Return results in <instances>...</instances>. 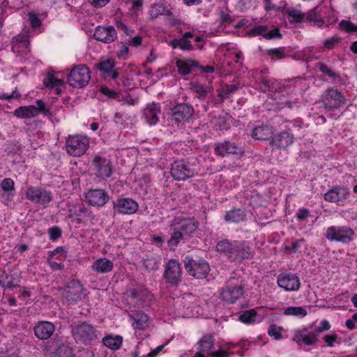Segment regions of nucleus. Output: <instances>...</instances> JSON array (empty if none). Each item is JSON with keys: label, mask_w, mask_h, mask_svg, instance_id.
Wrapping results in <instances>:
<instances>
[{"label": "nucleus", "mask_w": 357, "mask_h": 357, "mask_svg": "<svg viewBox=\"0 0 357 357\" xmlns=\"http://www.w3.org/2000/svg\"><path fill=\"white\" fill-rule=\"evenodd\" d=\"M62 298L68 304H75L82 298L83 287L81 283L73 280L62 290Z\"/></svg>", "instance_id": "12"}, {"label": "nucleus", "mask_w": 357, "mask_h": 357, "mask_svg": "<svg viewBox=\"0 0 357 357\" xmlns=\"http://www.w3.org/2000/svg\"><path fill=\"white\" fill-rule=\"evenodd\" d=\"M286 315H292L304 317L307 315V310L302 307H289L284 312Z\"/></svg>", "instance_id": "46"}, {"label": "nucleus", "mask_w": 357, "mask_h": 357, "mask_svg": "<svg viewBox=\"0 0 357 357\" xmlns=\"http://www.w3.org/2000/svg\"><path fill=\"white\" fill-rule=\"evenodd\" d=\"M267 54L271 60L282 59L287 56L285 48L284 47L268 50L267 51Z\"/></svg>", "instance_id": "44"}, {"label": "nucleus", "mask_w": 357, "mask_h": 357, "mask_svg": "<svg viewBox=\"0 0 357 357\" xmlns=\"http://www.w3.org/2000/svg\"><path fill=\"white\" fill-rule=\"evenodd\" d=\"M268 29L267 26L259 25L253 27L247 31V35L250 37H255L257 36H261L265 38V35Z\"/></svg>", "instance_id": "47"}, {"label": "nucleus", "mask_w": 357, "mask_h": 357, "mask_svg": "<svg viewBox=\"0 0 357 357\" xmlns=\"http://www.w3.org/2000/svg\"><path fill=\"white\" fill-rule=\"evenodd\" d=\"M98 68L106 76L111 77L114 79L119 77V72L115 68V62L112 59L100 62Z\"/></svg>", "instance_id": "30"}, {"label": "nucleus", "mask_w": 357, "mask_h": 357, "mask_svg": "<svg viewBox=\"0 0 357 357\" xmlns=\"http://www.w3.org/2000/svg\"><path fill=\"white\" fill-rule=\"evenodd\" d=\"M102 342L105 347L112 350H116L121 347L123 338L120 335H109L103 337Z\"/></svg>", "instance_id": "36"}, {"label": "nucleus", "mask_w": 357, "mask_h": 357, "mask_svg": "<svg viewBox=\"0 0 357 357\" xmlns=\"http://www.w3.org/2000/svg\"><path fill=\"white\" fill-rule=\"evenodd\" d=\"M286 14L290 22L301 23L304 19H306V13H303L300 10L288 8L286 10Z\"/></svg>", "instance_id": "40"}, {"label": "nucleus", "mask_w": 357, "mask_h": 357, "mask_svg": "<svg viewBox=\"0 0 357 357\" xmlns=\"http://www.w3.org/2000/svg\"><path fill=\"white\" fill-rule=\"evenodd\" d=\"M171 229L172 232L169 239L167 241V244L170 249L174 250L185 236L174 225H172Z\"/></svg>", "instance_id": "37"}, {"label": "nucleus", "mask_w": 357, "mask_h": 357, "mask_svg": "<svg viewBox=\"0 0 357 357\" xmlns=\"http://www.w3.org/2000/svg\"><path fill=\"white\" fill-rule=\"evenodd\" d=\"M129 317L132 321V326L136 329L142 330L148 326L149 318L146 314L139 311H132Z\"/></svg>", "instance_id": "31"}, {"label": "nucleus", "mask_w": 357, "mask_h": 357, "mask_svg": "<svg viewBox=\"0 0 357 357\" xmlns=\"http://www.w3.org/2000/svg\"><path fill=\"white\" fill-rule=\"evenodd\" d=\"M197 349L204 353L206 357L211 353L215 344V338L211 333L204 335L199 340Z\"/></svg>", "instance_id": "29"}, {"label": "nucleus", "mask_w": 357, "mask_h": 357, "mask_svg": "<svg viewBox=\"0 0 357 357\" xmlns=\"http://www.w3.org/2000/svg\"><path fill=\"white\" fill-rule=\"evenodd\" d=\"M208 357H229V354L225 350L218 349L215 351H211Z\"/></svg>", "instance_id": "64"}, {"label": "nucleus", "mask_w": 357, "mask_h": 357, "mask_svg": "<svg viewBox=\"0 0 357 357\" xmlns=\"http://www.w3.org/2000/svg\"><path fill=\"white\" fill-rule=\"evenodd\" d=\"M350 194V190L344 186L337 185L324 194V199L328 202L343 206Z\"/></svg>", "instance_id": "14"}, {"label": "nucleus", "mask_w": 357, "mask_h": 357, "mask_svg": "<svg viewBox=\"0 0 357 357\" xmlns=\"http://www.w3.org/2000/svg\"><path fill=\"white\" fill-rule=\"evenodd\" d=\"M170 45L173 49L180 48L181 50L190 51L193 50V46L191 42L185 38H174L170 42Z\"/></svg>", "instance_id": "39"}, {"label": "nucleus", "mask_w": 357, "mask_h": 357, "mask_svg": "<svg viewBox=\"0 0 357 357\" xmlns=\"http://www.w3.org/2000/svg\"><path fill=\"white\" fill-rule=\"evenodd\" d=\"M192 90L196 97L201 100L205 99L208 93L211 92L209 87H204L203 85L197 83L192 85Z\"/></svg>", "instance_id": "41"}, {"label": "nucleus", "mask_w": 357, "mask_h": 357, "mask_svg": "<svg viewBox=\"0 0 357 357\" xmlns=\"http://www.w3.org/2000/svg\"><path fill=\"white\" fill-rule=\"evenodd\" d=\"M327 8L324 6L319 5L306 13V21L313 22L314 26L322 27L326 22L324 17L326 14Z\"/></svg>", "instance_id": "20"}, {"label": "nucleus", "mask_w": 357, "mask_h": 357, "mask_svg": "<svg viewBox=\"0 0 357 357\" xmlns=\"http://www.w3.org/2000/svg\"><path fill=\"white\" fill-rule=\"evenodd\" d=\"M63 80L59 79L54 77L52 73H47L46 77L43 79V84L46 87L54 88L57 86H60L63 84Z\"/></svg>", "instance_id": "45"}, {"label": "nucleus", "mask_w": 357, "mask_h": 357, "mask_svg": "<svg viewBox=\"0 0 357 357\" xmlns=\"http://www.w3.org/2000/svg\"><path fill=\"white\" fill-rule=\"evenodd\" d=\"M194 113L193 107L189 104H179L172 109V116L177 122L188 121Z\"/></svg>", "instance_id": "23"}, {"label": "nucleus", "mask_w": 357, "mask_h": 357, "mask_svg": "<svg viewBox=\"0 0 357 357\" xmlns=\"http://www.w3.org/2000/svg\"><path fill=\"white\" fill-rule=\"evenodd\" d=\"M236 278H230L221 291V298L227 303H234L244 294V287L241 284L236 283Z\"/></svg>", "instance_id": "8"}, {"label": "nucleus", "mask_w": 357, "mask_h": 357, "mask_svg": "<svg viewBox=\"0 0 357 357\" xmlns=\"http://www.w3.org/2000/svg\"><path fill=\"white\" fill-rule=\"evenodd\" d=\"M115 213L131 215L138 210V204L131 198L119 197L112 202Z\"/></svg>", "instance_id": "13"}, {"label": "nucleus", "mask_w": 357, "mask_h": 357, "mask_svg": "<svg viewBox=\"0 0 357 357\" xmlns=\"http://www.w3.org/2000/svg\"><path fill=\"white\" fill-rule=\"evenodd\" d=\"M110 0H88V2L95 8H102L106 6Z\"/></svg>", "instance_id": "62"}, {"label": "nucleus", "mask_w": 357, "mask_h": 357, "mask_svg": "<svg viewBox=\"0 0 357 357\" xmlns=\"http://www.w3.org/2000/svg\"><path fill=\"white\" fill-rule=\"evenodd\" d=\"M96 40L105 43H110L117 38V33L114 26H98L93 34Z\"/></svg>", "instance_id": "22"}, {"label": "nucleus", "mask_w": 357, "mask_h": 357, "mask_svg": "<svg viewBox=\"0 0 357 357\" xmlns=\"http://www.w3.org/2000/svg\"><path fill=\"white\" fill-rule=\"evenodd\" d=\"M272 135V130L268 126L261 125L255 127L252 133L253 138L259 140H266Z\"/></svg>", "instance_id": "35"}, {"label": "nucleus", "mask_w": 357, "mask_h": 357, "mask_svg": "<svg viewBox=\"0 0 357 357\" xmlns=\"http://www.w3.org/2000/svg\"><path fill=\"white\" fill-rule=\"evenodd\" d=\"M160 107L158 105L152 103L148 105L144 109V116L150 125H155L159 119Z\"/></svg>", "instance_id": "28"}, {"label": "nucleus", "mask_w": 357, "mask_h": 357, "mask_svg": "<svg viewBox=\"0 0 357 357\" xmlns=\"http://www.w3.org/2000/svg\"><path fill=\"white\" fill-rule=\"evenodd\" d=\"M91 166L94 175L99 180H105L113 173L111 160L102 154H96L93 157Z\"/></svg>", "instance_id": "6"}, {"label": "nucleus", "mask_w": 357, "mask_h": 357, "mask_svg": "<svg viewBox=\"0 0 357 357\" xmlns=\"http://www.w3.org/2000/svg\"><path fill=\"white\" fill-rule=\"evenodd\" d=\"M89 138L85 135H69L66 141V152L71 156L79 157L89 148Z\"/></svg>", "instance_id": "3"}, {"label": "nucleus", "mask_w": 357, "mask_h": 357, "mask_svg": "<svg viewBox=\"0 0 357 357\" xmlns=\"http://www.w3.org/2000/svg\"><path fill=\"white\" fill-rule=\"evenodd\" d=\"M185 268L187 272L194 278L202 279L206 278L210 271L208 264L204 261H195L192 257H185Z\"/></svg>", "instance_id": "11"}, {"label": "nucleus", "mask_w": 357, "mask_h": 357, "mask_svg": "<svg viewBox=\"0 0 357 357\" xmlns=\"http://www.w3.org/2000/svg\"><path fill=\"white\" fill-rule=\"evenodd\" d=\"M310 215V211L307 208H300L296 213V218L298 220L302 221L304 220Z\"/></svg>", "instance_id": "61"}, {"label": "nucleus", "mask_w": 357, "mask_h": 357, "mask_svg": "<svg viewBox=\"0 0 357 357\" xmlns=\"http://www.w3.org/2000/svg\"><path fill=\"white\" fill-rule=\"evenodd\" d=\"M294 142L292 133L282 131L272 137L270 144L280 149H286Z\"/></svg>", "instance_id": "24"}, {"label": "nucleus", "mask_w": 357, "mask_h": 357, "mask_svg": "<svg viewBox=\"0 0 357 357\" xmlns=\"http://www.w3.org/2000/svg\"><path fill=\"white\" fill-rule=\"evenodd\" d=\"M340 42L339 38L336 36H333L332 38H328L325 40L324 45V47L330 50L332 49L335 45L337 44Z\"/></svg>", "instance_id": "59"}, {"label": "nucleus", "mask_w": 357, "mask_h": 357, "mask_svg": "<svg viewBox=\"0 0 357 357\" xmlns=\"http://www.w3.org/2000/svg\"><path fill=\"white\" fill-rule=\"evenodd\" d=\"M181 268L175 259L169 260L165 267L164 276L168 282L176 284L181 280Z\"/></svg>", "instance_id": "19"}, {"label": "nucleus", "mask_w": 357, "mask_h": 357, "mask_svg": "<svg viewBox=\"0 0 357 357\" xmlns=\"http://www.w3.org/2000/svg\"><path fill=\"white\" fill-rule=\"evenodd\" d=\"M265 36V39L266 40H272L275 38L280 39L282 37L280 29L277 27L271 30H268V29Z\"/></svg>", "instance_id": "54"}, {"label": "nucleus", "mask_w": 357, "mask_h": 357, "mask_svg": "<svg viewBox=\"0 0 357 357\" xmlns=\"http://www.w3.org/2000/svg\"><path fill=\"white\" fill-rule=\"evenodd\" d=\"M73 211L75 216H82V215L86 213L87 208L83 204H79L75 206Z\"/></svg>", "instance_id": "60"}, {"label": "nucleus", "mask_w": 357, "mask_h": 357, "mask_svg": "<svg viewBox=\"0 0 357 357\" xmlns=\"http://www.w3.org/2000/svg\"><path fill=\"white\" fill-rule=\"evenodd\" d=\"M215 151L217 154L221 156H225L227 154H236L239 155H243L244 154V150L242 147L230 142H225L218 144L215 146Z\"/></svg>", "instance_id": "25"}, {"label": "nucleus", "mask_w": 357, "mask_h": 357, "mask_svg": "<svg viewBox=\"0 0 357 357\" xmlns=\"http://www.w3.org/2000/svg\"><path fill=\"white\" fill-rule=\"evenodd\" d=\"M216 250L225 255L232 262H240L253 257L251 248L244 241L222 239L217 243Z\"/></svg>", "instance_id": "1"}, {"label": "nucleus", "mask_w": 357, "mask_h": 357, "mask_svg": "<svg viewBox=\"0 0 357 357\" xmlns=\"http://www.w3.org/2000/svg\"><path fill=\"white\" fill-rule=\"evenodd\" d=\"M113 268V262L105 257L95 260L91 265V269L98 274L109 273L112 271Z\"/></svg>", "instance_id": "27"}, {"label": "nucleus", "mask_w": 357, "mask_h": 357, "mask_svg": "<svg viewBox=\"0 0 357 357\" xmlns=\"http://www.w3.org/2000/svg\"><path fill=\"white\" fill-rule=\"evenodd\" d=\"M88 204L93 206H103L109 199L107 193L102 189H91L85 194Z\"/></svg>", "instance_id": "18"}, {"label": "nucleus", "mask_w": 357, "mask_h": 357, "mask_svg": "<svg viewBox=\"0 0 357 357\" xmlns=\"http://www.w3.org/2000/svg\"><path fill=\"white\" fill-rule=\"evenodd\" d=\"M320 101L326 110L333 111L343 107L347 99L341 91L330 88L322 93Z\"/></svg>", "instance_id": "5"}, {"label": "nucleus", "mask_w": 357, "mask_h": 357, "mask_svg": "<svg viewBox=\"0 0 357 357\" xmlns=\"http://www.w3.org/2000/svg\"><path fill=\"white\" fill-rule=\"evenodd\" d=\"M171 176L178 181H184L195 175V169L184 160H176L171 165Z\"/></svg>", "instance_id": "10"}, {"label": "nucleus", "mask_w": 357, "mask_h": 357, "mask_svg": "<svg viewBox=\"0 0 357 357\" xmlns=\"http://www.w3.org/2000/svg\"><path fill=\"white\" fill-rule=\"evenodd\" d=\"M211 123L213 128L217 130H226L229 128L226 116H215L211 120Z\"/></svg>", "instance_id": "38"}, {"label": "nucleus", "mask_w": 357, "mask_h": 357, "mask_svg": "<svg viewBox=\"0 0 357 357\" xmlns=\"http://www.w3.org/2000/svg\"><path fill=\"white\" fill-rule=\"evenodd\" d=\"M165 6L163 3H155L152 6L149 13L153 19L157 18L159 15L164 14Z\"/></svg>", "instance_id": "49"}, {"label": "nucleus", "mask_w": 357, "mask_h": 357, "mask_svg": "<svg viewBox=\"0 0 357 357\" xmlns=\"http://www.w3.org/2000/svg\"><path fill=\"white\" fill-rule=\"evenodd\" d=\"M100 91L103 95L106 96L109 98L116 99L119 97V93L118 92L107 86H101Z\"/></svg>", "instance_id": "55"}, {"label": "nucleus", "mask_w": 357, "mask_h": 357, "mask_svg": "<svg viewBox=\"0 0 357 357\" xmlns=\"http://www.w3.org/2000/svg\"><path fill=\"white\" fill-rule=\"evenodd\" d=\"M245 218V211L241 208H234L227 211L224 216L225 221L235 223L243 221Z\"/></svg>", "instance_id": "34"}, {"label": "nucleus", "mask_w": 357, "mask_h": 357, "mask_svg": "<svg viewBox=\"0 0 357 357\" xmlns=\"http://www.w3.org/2000/svg\"><path fill=\"white\" fill-rule=\"evenodd\" d=\"M176 66L178 68V72L181 75H187L191 73L192 67H199V63L192 59L183 61L182 59H177L176 61Z\"/></svg>", "instance_id": "32"}, {"label": "nucleus", "mask_w": 357, "mask_h": 357, "mask_svg": "<svg viewBox=\"0 0 357 357\" xmlns=\"http://www.w3.org/2000/svg\"><path fill=\"white\" fill-rule=\"evenodd\" d=\"M26 198L40 204H47L52 200L51 192L38 187H29L26 190Z\"/></svg>", "instance_id": "15"}, {"label": "nucleus", "mask_w": 357, "mask_h": 357, "mask_svg": "<svg viewBox=\"0 0 357 357\" xmlns=\"http://www.w3.org/2000/svg\"><path fill=\"white\" fill-rule=\"evenodd\" d=\"M29 20L32 27L36 28L40 26L41 21L36 14L30 13L29 14Z\"/></svg>", "instance_id": "58"}, {"label": "nucleus", "mask_w": 357, "mask_h": 357, "mask_svg": "<svg viewBox=\"0 0 357 357\" xmlns=\"http://www.w3.org/2000/svg\"><path fill=\"white\" fill-rule=\"evenodd\" d=\"M339 25L342 30L347 32H357V26L349 21L342 20Z\"/></svg>", "instance_id": "53"}, {"label": "nucleus", "mask_w": 357, "mask_h": 357, "mask_svg": "<svg viewBox=\"0 0 357 357\" xmlns=\"http://www.w3.org/2000/svg\"><path fill=\"white\" fill-rule=\"evenodd\" d=\"M316 68H318L322 73L328 75L331 78L339 77L338 75L333 72L326 64L322 62H318L316 63Z\"/></svg>", "instance_id": "48"}, {"label": "nucleus", "mask_w": 357, "mask_h": 357, "mask_svg": "<svg viewBox=\"0 0 357 357\" xmlns=\"http://www.w3.org/2000/svg\"><path fill=\"white\" fill-rule=\"evenodd\" d=\"M14 185H15V183H14L13 180L10 178H4L1 182V188L2 190L4 191L5 192H9L10 191L14 190V189H15Z\"/></svg>", "instance_id": "52"}, {"label": "nucleus", "mask_w": 357, "mask_h": 357, "mask_svg": "<svg viewBox=\"0 0 357 357\" xmlns=\"http://www.w3.org/2000/svg\"><path fill=\"white\" fill-rule=\"evenodd\" d=\"M262 84L264 86V90L277 91V86L278 85V82L275 79L264 78L262 79Z\"/></svg>", "instance_id": "50"}, {"label": "nucleus", "mask_w": 357, "mask_h": 357, "mask_svg": "<svg viewBox=\"0 0 357 357\" xmlns=\"http://www.w3.org/2000/svg\"><path fill=\"white\" fill-rule=\"evenodd\" d=\"M50 238L56 241L61 236V229L57 227H53L49 229Z\"/></svg>", "instance_id": "57"}, {"label": "nucleus", "mask_w": 357, "mask_h": 357, "mask_svg": "<svg viewBox=\"0 0 357 357\" xmlns=\"http://www.w3.org/2000/svg\"><path fill=\"white\" fill-rule=\"evenodd\" d=\"M238 89V86L236 84L225 85L222 86L218 91V96L220 98V101L223 102L225 99L228 98L230 95L234 93Z\"/></svg>", "instance_id": "42"}, {"label": "nucleus", "mask_w": 357, "mask_h": 357, "mask_svg": "<svg viewBox=\"0 0 357 357\" xmlns=\"http://www.w3.org/2000/svg\"><path fill=\"white\" fill-rule=\"evenodd\" d=\"M257 316V313L254 309H251L249 310H245L243 312L239 317L238 319L245 324H252L255 321L256 317Z\"/></svg>", "instance_id": "43"}, {"label": "nucleus", "mask_w": 357, "mask_h": 357, "mask_svg": "<svg viewBox=\"0 0 357 357\" xmlns=\"http://www.w3.org/2000/svg\"><path fill=\"white\" fill-rule=\"evenodd\" d=\"M174 225L181 231L184 236H190L197 229L199 222L194 218H185L179 220Z\"/></svg>", "instance_id": "26"}, {"label": "nucleus", "mask_w": 357, "mask_h": 357, "mask_svg": "<svg viewBox=\"0 0 357 357\" xmlns=\"http://www.w3.org/2000/svg\"><path fill=\"white\" fill-rule=\"evenodd\" d=\"M128 47L124 43H120L119 44V50L116 52V55L119 59H124L128 53Z\"/></svg>", "instance_id": "56"}, {"label": "nucleus", "mask_w": 357, "mask_h": 357, "mask_svg": "<svg viewBox=\"0 0 357 357\" xmlns=\"http://www.w3.org/2000/svg\"><path fill=\"white\" fill-rule=\"evenodd\" d=\"M355 321H357L356 313L354 314L351 319H349L346 321L345 325L349 329L353 330L356 328Z\"/></svg>", "instance_id": "63"}, {"label": "nucleus", "mask_w": 357, "mask_h": 357, "mask_svg": "<svg viewBox=\"0 0 357 357\" xmlns=\"http://www.w3.org/2000/svg\"><path fill=\"white\" fill-rule=\"evenodd\" d=\"M277 282L280 287L287 291H296L301 286L298 277L292 273L280 274L278 276Z\"/></svg>", "instance_id": "17"}, {"label": "nucleus", "mask_w": 357, "mask_h": 357, "mask_svg": "<svg viewBox=\"0 0 357 357\" xmlns=\"http://www.w3.org/2000/svg\"><path fill=\"white\" fill-rule=\"evenodd\" d=\"M160 258L155 255H146L142 259L143 267L147 271H155L159 268Z\"/></svg>", "instance_id": "33"}, {"label": "nucleus", "mask_w": 357, "mask_h": 357, "mask_svg": "<svg viewBox=\"0 0 357 357\" xmlns=\"http://www.w3.org/2000/svg\"><path fill=\"white\" fill-rule=\"evenodd\" d=\"M326 238L330 241L348 244L354 241V231L348 226H331L326 229Z\"/></svg>", "instance_id": "7"}, {"label": "nucleus", "mask_w": 357, "mask_h": 357, "mask_svg": "<svg viewBox=\"0 0 357 357\" xmlns=\"http://www.w3.org/2000/svg\"><path fill=\"white\" fill-rule=\"evenodd\" d=\"M292 341L296 342L299 347L303 345H315L318 342V337L314 334H312L308 328L296 329L294 331Z\"/></svg>", "instance_id": "16"}, {"label": "nucleus", "mask_w": 357, "mask_h": 357, "mask_svg": "<svg viewBox=\"0 0 357 357\" xmlns=\"http://www.w3.org/2000/svg\"><path fill=\"white\" fill-rule=\"evenodd\" d=\"M73 335L77 342L84 344H92L100 336V332L91 324L83 322L75 326L72 330Z\"/></svg>", "instance_id": "2"}, {"label": "nucleus", "mask_w": 357, "mask_h": 357, "mask_svg": "<svg viewBox=\"0 0 357 357\" xmlns=\"http://www.w3.org/2000/svg\"><path fill=\"white\" fill-rule=\"evenodd\" d=\"M35 335L40 340H48L55 331L53 323L47 321H38L33 328Z\"/></svg>", "instance_id": "21"}, {"label": "nucleus", "mask_w": 357, "mask_h": 357, "mask_svg": "<svg viewBox=\"0 0 357 357\" xmlns=\"http://www.w3.org/2000/svg\"><path fill=\"white\" fill-rule=\"evenodd\" d=\"M91 73L89 68L86 65H77L71 69L68 75V82L74 88H84L89 83Z\"/></svg>", "instance_id": "4"}, {"label": "nucleus", "mask_w": 357, "mask_h": 357, "mask_svg": "<svg viewBox=\"0 0 357 357\" xmlns=\"http://www.w3.org/2000/svg\"><path fill=\"white\" fill-rule=\"evenodd\" d=\"M282 328L277 326L275 324H271L268 330V334L274 337L275 340H280L282 337Z\"/></svg>", "instance_id": "51"}, {"label": "nucleus", "mask_w": 357, "mask_h": 357, "mask_svg": "<svg viewBox=\"0 0 357 357\" xmlns=\"http://www.w3.org/2000/svg\"><path fill=\"white\" fill-rule=\"evenodd\" d=\"M40 114H50V109L42 100H37L36 105L21 106L14 111V115L21 119H31Z\"/></svg>", "instance_id": "9"}]
</instances>
